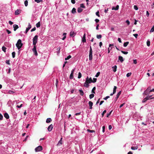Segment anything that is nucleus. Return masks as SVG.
<instances>
[{
	"label": "nucleus",
	"instance_id": "1",
	"mask_svg": "<svg viewBox=\"0 0 154 154\" xmlns=\"http://www.w3.org/2000/svg\"><path fill=\"white\" fill-rule=\"evenodd\" d=\"M16 45L18 50L21 48L23 45L21 40L20 39H18Z\"/></svg>",
	"mask_w": 154,
	"mask_h": 154
},
{
	"label": "nucleus",
	"instance_id": "2",
	"mask_svg": "<svg viewBox=\"0 0 154 154\" xmlns=\"http://www.w3.org/2000/svg\"><path fill=\"white\" fill-rule=\"evenodd\" d=\"M38 36L37 35H35L33 38V45H35L36 43L37 42Z\"/></svg>",
	"mask_w": 154,
	"mask_h": 154
},
{
	"label": "nucleus",
	"instance_id": "3",
	"mask_svg": "<svg viewBox=\"0 0 154 154\" xmlns=\"http://www.w3.org/2000/svg\"><path fill=\"white\" fill-rule=\"evenodd\" d=\"M42 150V146H39L36 147L35 149L36 152L40 151Z\"/></svg>",
	"mask_w": 154,
	"mask_h": 154
},
{
	"label": "nucleus",
	"instance_id": "4",
	"mask_svg": "<svg viewBox=\"0 0 154 154\" xmlns=\"http://www.w3.org/2000/svg\"><path fill=\"white\" fill-rule=\"evenodd\" d=\"M32 51L34 53L35 55V56H37L38 53L36 50V47L35 45L34 46L33 48L32 49Z\"/></svg>",
	"mask_w": 154,
	"mask_h": 154
},
{
	"label": "nucleus",
	"instance_id": "5",
	"mask_svg": "<svg viewBox=\"0 0 154 154\" xmlns=\"http://www.w3.org/2000/svg\"><path fill=\"white\" fill-rule=\"evenodd\" d=\"M75 69H74L71 71V73L69 76V78L70 79H72L73 78V73H74V72L75 70Z\"/></svg>",
	"mask_w": 154,
	"mask_h": 154
},
{
	"label": "nucleus",
	"instance_id": "6",
	"mask_svg": "<svg viewBox=\"0 0 154 154\" xmlns=\"http://www.w3.org/2000/svg\"><path fill=\"white\" fill-rule=\"evenodd\" d=\"M92 59V51H89V60H91Z\"/></svg>",
	"mask_w": 154,
	"mask_h": 154
},
{
	"label": "nucleus",
	"instance_id": "7",
	"mask_svg": "<svg viewBox=\"0 0 154 154\" xmlns=\"http://www.w3.org/2000/svg\"><path fill=\"white\" fill-rule=\"evenodd\" d=\"M53 126L52 124L50 125L48 127V130L49 131H51L53 129Z\"/></svg>",
	"mask_w": 154,
	"mask_h": 154
},
{
	"label": "nucleus",
	"instance_id": "8",
	"mask_svg": "<svg viewBox=\"0 0 154 154\" xmlns=\"http://www.w3.org/2000/svg\"><path fill=\"white\" fill-rule=\"evenodd\" d=\"M31 25H30L29 23L28 27L26 29V33H27V32L29 31L30 29L31 28Z\"/></svg>",
	"mask_w": 154,
	"mask_h": 154
},
{
	"label": "nucleus",
	"instance_id": "9",
	"mask_svg": "<svg viewBox=\"0 0 154 154\" xmlns=\"http://www.w3.org/2000/svg\"><path fill=\"white\" fill-rule=\"evenodd\" d=\"M86 80H87V82H88L89 83H91V82H92V79L91 78H90L89 79L88 77H87L86 79Z\"/></svg>",
	"mask_w": 154,
	"mask_h": 154
},
{
	"label": "nucleus",
	"instance_id": "10",
	"mask_svg": "<svg viewBox=\"0 0 154 154\" xmlns=\"http://www.w3.org/2000/svg\"><path fill=\"white\" fill-rule=\"evenodd\" d=\"M85 36H86L85 33V34H84V35L83 36V37L82 38V42H85L86 41V38H86Z\"/></svg>",
	"mask_w": 154,
	"mask_h": 154
},
{
	"label": "nucleus",
	"instance_id": "11",
	"mask_svg": "<svg viewBox=\"0 0 154 154\" xmlns=\"http://www.w3.org/2000/svg\"><path fill=\"white\" fill-rule=\"evenodd\" d=\"M87 82H88V80H86L85 82V83L84 84V86L87 88L89 86V83Z\"/></svg>",
	"mask_w": 154,
	"mask_h": 154
},
{
	"label": "nucleus",
	"instance_id": "12",
	"mask_svg": "<svg viewBox=\"0 0 154 154\" xmlns=\"http://www.w3.org/2000/svg\"><path fill=\"white\" fill-rule=\"evenodd\" d=\"M13 27L14 28V31H16V30L19 28L18 26L16 24L13 25Z\"/></svg>",
	"mask_w": 154,
	"mask_h": 154
},
{
	"label": "nucleus",
	"instance_id": "13",
	"mask_svg": "<svg viewBox=\"0 0 154 154\" xmlns=\"http://www.w3.org/2000/svg\"><path fill=\"white\" fill-rule=\"evenodd\" d=\"M21 11V10L17 9L15 11V15H18L20 13Z\"/></svg>",
	"mask_w": 154,
	"mask_h": 154
},
{
	"label": "nucleus",
	"instance_id": "14",
	"mask_svg": "<svg viewBox=\"0 0 154 154\" xmlns=\"http://www.w3.org/2000/svg\"><path fill=\"white\" fill-rule=\"evenodd\" d=\"M76 34V33L74 32L71 31L70 33V36L71 37H74Z\"/></svg>",
	"mask_w": 154,
	"mask_h": 154
},
{
	"label": "nucleus",
	"instance_id": "15",
	"mask_svg": "<svg viewBox=\"0 0 154 154\" xmlns=\"http://www.w3.org/2000/svg\"><path fill=\"white\" fill-rule=\"evenodd\" d=\"M88 104L90 107V109H92V106L93 105V103L91 101H89L88 102Z\"/></svg>",
	"mask_w": 154,
	"mask_h": 154
},
{
	"label": "nucleus",
	"instance_id": "16",
	"mask_svg": "<svg viewBox=\"0 0 154 154\" xmlns=\"http://www.w3.org/2000/svg\"><path fill=\"white\" fill-rule=\"evenodd\" d=\"M117 68V66L116 65H115L112 67V70L114 72H115L116 71Z\"/></svg>",
	"mask_w": 154,
	"mask_h": 154
},
{
	"label": "nucleus",
	"instance_id": "17",
	"mask_svg": "<svg viewBox=\"0 0 154 154\" xmlns=\"http://www.w3.org/2000/svg\"><path fill=\"white\" fill-rule=\"evenodd\" d=\"M119 60L121 63H122L124 61L123 58L121 56H119Z\"/></svg>",
	"mask_w": 154,
	"mask_h": 154
},
{
	"label": "nucleus",
	"instance_id": "18",
	"mask_svg": "<svg viewBox=\"0 0 154 154\" xmlns=\"http://www.w3.org/2000/svg\"><path fill=\"white\" fill-rule=\"evenodd\" d=\"M62 138H61L60 139V140L58 142V143L57 144V146H60V145H62Z\"/></svg>",
	"mask_w": 154,
	"mask_h": 154
},
{
	"label": "nucleus",
	"instance_id": "19",
	"mask_svg": "<svg viewBox=\"0 0 154 154\" xmlns=\"http://www.w3.org/2000/svg\"><path fill=\"white\" fill-rule=\"evenodd\" d=\"M119 6L118 5H117L116 6V7H112V9L115 10H117L119 9Z\"/></svg>",
	"mask_w": 154,
	"mask_h": 154
},
{
	"label": "nucleus",
	"instance_id": "20",
	"mask_svg": "<svg viewBox=\"0 0 154 154\" xmlns=\"http://www.w3.org/2000/svg\"><path fill=\"white\" fill-rule=\"evenodd\" d=\"M4 117L7 119L9 118V116L8 114L7 113H5L4 115Z\"/></svg>",
	"mask_w": 154,
	"mask_h": 154
},
{
	"label": "nucleus",
	"instance_id": "21",
	"mask_svg": "<svg viewBox=\"0 0 154 154\" xmlns=\"http://www.w3.org/2000/svg\"><path fill=\"white\" fill-rule=\"evenodd\" d=\"M52 121V119L50 118H48L46 121V122L47 123L50 122Z\"/></svg>",
	"mask_w": 154,
	"mask_h": 154
},
{
	"label": "nucleus",
	"instance_id": "22",
	"mask_svg": "<svg viewBox=\"0 0 154 154\" xmlns=\"http://www.w3.org/2000/svg\"><path fill=\"white\" fill-rule=\"evenodd\" d=\"M83 10V9L81 8H79L77 9V11L78 13L81 12Z\"/></svg>",
	"mask_w": 154,
	"mask_h": 154
},
{
	"label": "nucleus",
	"instance_id": "23",
	"mask_svg": "<svg viewBox=\"0 0 154 154\" xmlns=\"http://www.w3.org/2000/svg\"><path fill=\"white\" fill-rule=\"evenodd\" d=\"M76 12V10L75 8H73L72 11V14H75Z\"/></svg>",
	"mask_w": 154,
	"mask_h": 154
},
{
	"label": "nucleus",
	"instance_id": "24",
	"mask_svg": "<svg viewBox=\"0 0 154 154\" xmlns=\"http://www.w3.org/2000/svg\"><path fill=\"white\" fill-rule=\"evenodd\" d=\"M79 91L80 93V94L82 96H83L84 95V92L82 90L80 89L79 90Z\"/></svg>",
	"mask_w": 154,
	"mask_h": 154
},
{
	"label": "nucleus",
	"instance_id": "25",
	"mask_svg": "<svg viewBox=\"0 0 154 154\" xmlns=\"http://www.w3.org/2000/svg\"><path fill=\"white\" fill-rule=\"evenodd\" d=\"M117 87L116 86H114V88H113V94H115L116 93V89H117Z\"/></svg>",
	"mask_w": 154,
	"mask_h": 154
},
{
	"label": "nucleus",
	"instance_id": "26",
	"mask_svg": "<svg viewBox=\"0 0 154 154\" xmlns=\"http://www.w3.org/2000/svg\"><path fill=\"white\" fill-rule=\"evenodd\" d=\"M138 149V147L137 146H132L131 147V149L132 150H136L137 149Z\"/></svg>",
	"mask_w": 154,
	"mask_h": 154
},
{
	"label": "nucleus",
	"instance_id": "27",
	"mask_svg": "<svg viewBox=\"0 0 154 154\" xmlns=\"http://www.w3.org/2000/svg\"><path fill=\"white\" fill-rule=\"evenodd\" d=\"M121 91H120L116 95V99H117L119 98V95H120V94H121Z\"/></svg>",
	"mask_w": 154,
	"mask_h": 154
},
{
	"label": "nucleus",
	"instance_id": "28",
	"mask_svg": "<svg viewBox=\"0 0 154 154\" xmlns=\"http://www.w3.org/2000/svg\"><path fill=\"white\" fill-rule=\"evenodd\" d=\"M148 100V98H147L146 97L145 98L142 100V102L143 103H144L147 100Z\"/></svg>",
	"mask_w": 154,
	"mask_h": 154
},
{
	"label": "nucleus",
	"instance_id": "29",
	"mask_svg": "<svg viewBox=\"0 0 154 154\" xmlns=\"http://www.w3.org/2000/svg\"><path fill=\"white\" fill-rule=\"evenodd\" d=\"M94 94H91L89 95V98L90 99L94 97Z\"/></svg>",
	"mask_w": 154,
	"mask_h": 154
},
{
	"label": "nucleus",
	"instance_id": "30",
	"mask_svg": "<svg viewBox=\"0 0 154 154\" xmlns=\"http://www.w3.org/2000/svg\"><path fill=\"white\" fill-rule=\"evenodd\" d=\"M129 42H124L123 44L124 46L125 47H126L127 45L128 44Z\"/></svg>",
	"mask_w": 154,
	"mask_h": 154
},
{
	"label": "nucleus",
	"instance_id": "31",
	"mask_svg": "<svg viewBox=\"0 0 154 154\" xmlns=\"http://www.w3.org/2000/svg\"><path fill=\"white\" fill-rule=\"evenodd\" d=\"M96 37L98 39H100L102 38V36L101 35H97L96 36Z\"/></svg>",
	"mask_w": 154,
	"mask_h": 154
},
{
	"label": "nucleus",
	"instance_id": "32",
	"mask_svg": "<svg viewBox=\"0 0 154 154\" xmlns=\"http://www.w3.org/2000/svg\"><path fill=\"white\" fill-rule=\"evenodd\" d=\"M36 26L37 28H38L40 27V22H38L37 23H36Z\"/></svg>",
	"mask_w": 154,
	"mask_h": 154
},
{
	"label": "nucleus",
	"instance_id": "33",
	"mask_svg": "<svg viewBox=\"0 0 154 154\" xmlns=\"http://www.w3.org/2000/svg\"><path fill=\"white\" fill-rule=\"evenodd\" d=\"M87 131L88 132H90V133H93V132H95V131L94 130H90V129H87Z\"/></svg>",
	"mask_w": 154,
	"mask_h": 154
},
{
	"label": "nucleus",
	"instance_id": "34",
	"mask_svg": "<svg viewBox=\"0 0 154 154\" xmlns=\"http://www.w3.org/2000/svg\"><path fill=\"white\" fill-rule=\"evenodd\" d=\"M2 51H4L5 52H6V48L4 46H3L2 48Z\"/></svg>",
	"mask_w": 154,
	"mask_h": 154
},
{
	"label": "nucleus",
	"instance_id": "35",
	"mask_svg": "<svg viewBox=\"0 0 154 154\" xmlns=\"http://www.w3.org/2000/svg\"><path fill=\"white\" fill-rule=\"evenodd\" d=\"M71 57V55H69L66 58H65V60H68Z\"/></svg>",
	"mask_w": 154,
	"mask_h": 154
},
{
	"label": "nucleus",
	"instance_id": "36",
	"mask_svg": "<svg viewBox=\"0 0 154 154\" xmlns=\"http://www.w3.org/2000/svg\"><path fill=\"white\" fill-rule=\"evenodd\" d=\"M96 89V88L95 87H94L93 89H92V91H91V92L92 93H95V92L94 91Z\"/></svg>",
	"mask_w": 154,
	"mask_h": 154
},
{
	"label": "nucleus",
	"instance_id": "37",
	"mask_svg": "<svg viewBox=\"0 0 154 154\" xmlns=\"http://www.w3.org/2000/svg\"><path fill=\"white\" fill-rule=\"evenodd\" d=\"M154 31V25L152 27L151 29L150 32H152Z\"/></svg>",
	"mask_w": 154,
	"mask_h": 154
},
{
	"label": "nucleus",
	"instance_id": "38",
	"mask_svg": "<svg viewBox=\"0 0 154 154\" xmlns=\"http://www.w3.org/2000/svg\"><path fill=\"white\" fill-rule=\"evenodd\" d=\"M147 45L148 46H149L150 45V41L149 40H148L146 42Z\"/></svg>",
	"mask_w": 154,
	"mask_h": 154
},
{
	"label": "nucleus",
	"instance_id": "39",
	"mask_svg": "<svg viewBox=\"0 0 154 154\" xmlns=\"http://www.w3.org/2000/svg\"><path fill=\"white\" fill-rule=\"evenodd\" d=\"M146 90L149 93H150V92H149V91L150 90H151L150 87H148Z\"/></svg>",
	"mask_w": 154,
	"mask_h": 154
},
{
	"label": "nucleus",
	"instance_id": "40",
	"mask_svg": "<svg viewBox=\"0 0 154 154\" xmlns=\"http://www.w3.org/2000/svg\"><path fill=\"white\" fill-rule=\"evenodd\" d=\"M24 4L25 6L26 7L28 5V2L27 0H26L24 2Z\"/></svg>",
	"mask_w": 154,
	"mask_h": 154
},
{
	"label": "nucleus",
	"instance_id": "41",
	"mask_svg": "<svg viewBox=\"0 0 154 154\" xmlns=\"http://www.w3.org/2000/svg\"><path fill=\"white\" fill-rule=\"evenodd\" d=\"M82 77V74L81 72H79L78 74V78L80 79Z\"/></svg>",
	"mask_w": 154,
	"mask_h": 154
},
{
	"label": "nucleus",
	"instance_id": "42",
	"mask_svg": "<svg viewBox=\"0 0 154 154\" xmlns=\"http://www.w3.org/2000/svg\"><path fill=\"white\" fill-rule=\"evenodd\" d=\"M12 55L13 58H14L15 57V52H13L12 53Z\"/></svg>",
	"mask_w": 154,
	"mask_h": 154
},
{
	"label": "nucleus",
	"instance_id": "43",
	"mask_svg": "<svg viewBox=\"0 0 154 154\" xmlns=\"http://www.w3.org/2000/svg\"><path fill=\"white\" fill-rule=\"evenodd\" d=\"M100 72H97V73L96 75H95V77H97L100 75Z\"/></svg>",
	"mask_w": 154,
	"mask_h": 154
},
{
	"label": "nucleus",
	"instance_id": "44",
	"mask_svg": "<svg viewBox=\"0 0 154 154\" xmlns=\"http://www.w3.org/2000/svg\"><path fill=\"white\" fill-rule=\"evenodd\" d=\"M121 52L122 53H123V54H128V52L124 51H121Z\"/></svg>",
	"mask_w": 154,
	"mask_h": 154
},
{
	"label": "nucleus",
	"instance_id": "45",
	"mask_svg": "<svg viewBox=\"0 0 154 154\" xmlns=\"http://www.w3.org/2000/svg\"><path fill=\"white\" fill-rule=\"evenodd\" d=\"M112 112V110L109 113H108V114H107V115H106V117H109V116L110 115V114H111Z\"/></svg>",
	"mask_w": 154,
	"mask_h": 154
},
{
	"label": "nucleus",
	"instance_id": "46",
	"mask_svg": "<svg viewBox=\"0 0 154 154\" xmlns=\"http://www.w3.org/2000/svg\"><path fill=\"white\" fill-rule=\"evenodd\" d=\"M80 7L85 8V6H84L83 4H80Z\"/></svg>",
	"mask_w": 154,
	"mask_h": 154
},
{
	"label": "nucleus",
	"instance_id": "47",
	"mask_svg": "<svg viewBox=\"0 0 154 154\" xmlns=\"http://www.w3.org/2000/svg\"><path fill=\"white\" fill-rule=\"evenodd\" d=\"M93 80H92V82L95 83L96 82L97 80V79L96 78H93Z\"/></svg>",
	"mask_w": 154,
	"mask_h": 154
},
{
	"label": "nucleus",
	"instance_id": "48",
	"mask_svg": "<svg viewBox=\"0 0 154 154\" xmlns=\"http://www.w3.org/2000/svg\"><path fill=\"white\" fill-rule=\"evenodd\" d=\"M106 110H104L102 114V117H103V116H104V114H105L106 112Z\"/></svg>",
	"mask_w": 154,
	"mask_h": 154
},
{
	"label": "nucleus",
	"instance_id": "49",
	"mask_svg": "<svg viewBox=\"0 0 154 154\" xmlns=\"http://www.w3.org/2000/svg\"><path fill=\"white\" fill-rule=\"evenodd\" d=\"M134 8L136 10H137L138 9V8L137 5H134Z\"/></svg>",
	"mask_w": 154,
	"mask_h": 154
},
{
	"label": "nucleus",
	"instance_id": "50",
	"mask_svg": "<svg viewBox=\"0 0 154 154\" xmlns=\"http://www.w3.org/2000/svg\"><path fill=\"white\" fill-rule=\"evenodd\" d=\"M149 92L147 91H146H146H145L144 93H143V94H145V95H147V94H149Z\"/></svg>",
	"mask_w": 154,
	"mask_h": 154
},
{
	"label": "nucleus",
	"instance_id": "51",
	"mask_svg": "<svg viewBox=\"0 0 154 154\" xmlns=\"http://www.w3.org/2000/svg\"><path fill=\"white\" fill-rule=\"evenodd\" d=\"M3 116L0 113V120H2L3 119Z\"/></svg>",
	"mask_w": 154,
	"mask_h": 154
},
{
	"label": "nucleus",
	"instance_id": "52",
	"mask_svg": "<svg viewBox=\"0 0 154 154\" xmlns=\"http://www.w3.org/2000/svg\"><path fill=\"white\" fill-rule=\"evenodd\" d=\"M131 73H128L127 74L126 76L127 77H129L131 75Z\"/></svg>",
	"mask_w": 154,
	"mask_h": 154
},
{
	"label": "nucleus",
	"instance_id": "53",
	"mask_svg": "<svg viewBox=\"0 0 154 154\" xmlns=\"http://www.w3.org/2000/svg\"><path fill=\"white\" fill-rule=\"evenodd\" d=\"M152 96V95H150L149 96H147L146 97L148 98V100L150 98V99H152L154 98V97L151 98Z\"/></svg>",
	"mask_w": 154,
	"mask_h": 154
},
{
	"label": "nucleus",
	"instance_id": "54",
	"mask_svg": "<svg viewBox=\"0 0 154 154\" xmlns=\"http://www.w3.org/2000/svg\"><path fill=\"white\" fill-rule=\"evenodd\" d=\"M35 30H36L35 27H34L33 28H32V29H31V32H32L34 31H35Z\"/></svg>",
	"mask_w": 154,
	"mask_h": 154
},
{
	"label": "nucleus",
	"instance_id": "55",
	"mask_svg": "<svg viewBox=\"0 0 154 154\" xmlns=\"http://www.w3.org/2000/svg\"><path fill=\"white\" fill-rule=\"evenodd\" d=\"M6 63L8 64V65H10V60H7L6 61Z\"/></svg>",
	"mask_w": 154,
	"mask_h": 154
},
{
	"label": "nucleus",
	"instance_id": "56",
	"mask_svg": "<svg viewBox=\"0 0 154 154\" xmlns=\"http://www.w3.org/2000/svg\"><path fill=\"white\" fill-rule=\"evenodd\" d=\"M96 15L98 16V17H99L100 16V15H99V11H97L96 13Z\"/></svg>",
	"mask_w": 154,
	"mask_h": 154
},
{
	"label": "nucleus",
	"instance_id": "57",
	"mask_svg": "<svg viewBox=\"0 0 154 154\" xmlns=\"http://www.w3.org/2000/svg\"><path fill=\"white\" fill-rule=\"evenodd\" d=\"M60 50V47H59V48H57V54H58L59 53Z\"/></svg>",
	"mask_w": 154,
	"mask_h": 154
},
{
	"label": "nucleus",
	"instance_id": "58",
	"mask_svg": "<svg viewBox=\"0 0 154 154\" xmlns=\"http://www.w3.org/2000/svg\"><path fill=\"white\" fill-rule=\"evenodd\" d=\"M6 31L8 34H9L11 33V32L8 29H7Z\"/></svg>",
	"mask_w": 154,
	"mask_h": 154
},
{
	"label": "nucleus",
	"instance_id": "59",
	"mask_svg": "<svg viewBox=\"0 0 154 154\" xmlns=\"http://www.w3.org/2000/svg\"><path fill=\"white\" fill-rule=\"evenodd\" d=\"M102 129H103L102 131H103V133H104L105 132V126H103L102 127Z\"/></svg>",
	"mask_w": 154,
	"mask_h": 154
},
{
	"label": "nucleus",
	"instance_id": "60",
	"mask_svg": "<svg viewBox=\"0 0 154 154\" xmlns=\"http://www.w3.org/2000/svg\"><path fill=\"white\" fill-rule=\"evenodd\" d=\"M109 98V96H107L106 97H105L103 99L104 100H106L107 99Z\"/></svg>",
	"mask_w": 154,
	"mask_h": 154
},
{
	"label": "nucleus",
	"instance_id": "61",
	"mask_svg": "<svg viewBox=\"0 0 154 154\" xmlns=\"http://www.w3.org/2000/svg\"><path fill=\"white\" fill-rule=\"evenodd\" d=\"M35 2H36L37 3H38L42 1V0H35Z\"/></svg>",
	"mask_w": 154,
	"mask_h": 154
},
{
	"label": "nucleus",
	"instance_id": "62",
	"mask_svg": "<svg viewBox=\"0 0 154 154\" xmlns=\"http://www.w3.org/2000/svg\"><path fill=\"white\" fill-rule=\"evenodd\" d=\"M126 22L128 25H129L130 24V22L128 20H127L126 21Z\"/></svg>",
	"mask_w": 154,
	"mask_h": 154
},
{
	"label": "nucleus",
	"instance_id": "63",
	"mask_svg": "<svg viewBox=\"0 0 154 154\" xmlns=\"http://www.w3.org/2000/svg\"><path fill=\"white\" fill-rule=\"evenodd\" d=\"M133 35L136 38H137V37L138 35V34H134Z\"/></svg>",
	"mask_w": 154,
	"mask_h": 154
},
{
	"label": "nucleus",
	"instance_id": "64",
	"mask_svg": "<svg viewBox=\"0 0 154 154\" xmlns=\"http://www.w3.org/2000/svg\"><path fill=\"white\" fill-rule=\"evenodd\" d=\"M71 2L73 4H75V0H71Z\"/></svg>",
	"mask_w": 154,
	"mask_h": 154
}]
</instances>
